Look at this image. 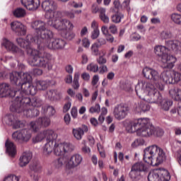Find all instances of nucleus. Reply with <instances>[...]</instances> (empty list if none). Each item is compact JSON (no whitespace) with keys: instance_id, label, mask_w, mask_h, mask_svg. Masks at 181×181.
I'll return each mask as SVG.
<instances>
[{"instance_id":"aec40b11","label":"nucleus","mask_w":181,"mask_h":181,"mask_svg":"<svg viewBox=\"0 0 181 181\" xmlns=\"http://www.w3.org/2000/svg\"><path fill=\"white\" fill-rule=\"evenodd\" d=\"M154 170L158 173V181H170V174L169 171L165 168H158L154 169Z\"/></svg>"},{"instance_id":"6e6552de","label":"nucleus","mask_w":181,"mask_h":181,"mask_svg":"<svg viewBox=\"0 0 181 181\" xmlns=\"http://www.w3.org/2000/svg\"><path fill=\"white\" fill-rule=\"evenodd\" d=\"M144 160L152 166H158L166 160V153L162 148L154 144L144 149Z\"/></svg>"},{"instance_id":"2eb2a0df","label":"nucleus","mask_w":181,"mask_h":181,"mask_svg":"<svg viewBox=\"0 0 181 181\" xmlns=\"http://www.w3.org/2000/svg\"><path fill=\"white\" fill-rule=\"evenodd\" d=\"M54 153L57 156H69V144L67 143L57 144L54 148Z\"/></svg>"},{"instance_id":"72a5a7b5","label":"nucleus","mask_w":181,"mask_h":181,"mask_svg":"<svg viewBox=\"0 0 181 181\" xmlns=\"http://www.w3.org/2000/svg\"><path fill=\"white\" fill-rule=\"evenodd\" d=\"M30 129L33 132H37V131H40V129H42V124H40V122L39 119L34 122H31L30 124Z\"/></svg>"},{"instance_id":"f03ea898","label":"nucleus","mask_w":181,"mask_h":181,"mask_svg":"<svg viewBox=\"0 0 181 181\" xmlns=\"http://www.w3.org/2000/svg\"><path fill=\"white\" fill-rule=\"evenodd\" d=\"M135 91L139 98L147 101V103H160V108L163 111H169L170 107L173 105L172 100H162V95L152 83L141 80L136 86Z\"/></svg>"},{"instance_id":"393cba45","label":"nucleus","mask_w":181,"mask_h":181,"mask_svg":"<svg viewBox=\"0 0 181 181\" xmlns=\"http://www.w3.org/2000/svg\"><path fill=\"white\" fill-rule=\"evenodd\" d=\"M148 101L144 100V101L139 103L136 105V112H146V111H149L151 110V106L147 103Z\"/></svg>"},{"instance_id":"ea45409f","label":"nucleus","mask_w":181,"mask_h":181,"mask_svg":"<svg viewBox=\"0 0 181 181\" xmlns=\"http://www.w3.org/2000/svg\"><path fill=\"white\" fill-rule=\"evenodd\" d=\"M29 168L31 172H35V173L40 172L42 169V166L39 163H33L29 165Z\"/></svg>"},{"instance_id":"39448f33","label":"nucleus","mask_w":181,"mask_h":181,"mask_svg":"<svg viewBox=\"0 0 181 181\" xmlns=\"http://www.w3.org/2000/svg\"><path fill=\"white\" fill-rule=\"evenodd\" d=\"M10 80L13 84H16L18 87H21L20 95H35L37 90L30 81H32V76L28 72L26 73H18L13 71L10 74Z\"/></svg>"},{"instance_id":"bb28decb","label":"nucleus","mask_w":181,"mask_h":181,"mask_svg":"<svg viewBox=\"0 0 181 181\" xmlns=\"http://www.w3.org/2000/svg\"><path fill=\"white\" fill-rule=\"evenodd\" d=\"M45 97L47 100H50V101H56V100L60 98V95H59V93H57V90L53 89L47 91Z\"/></svg>"},{"instance_id":"4c0bfd02","label":"nucleus","mask_w":181,"mask_h":181,"mask_svg":"<svg viewBox=\"0 0 181 181\" xmlns=\"http://www.w3.org/2000/svg\"><path fill=\"white\" fill-rule=\"evenodd\" d=\"M122 19H124V14L122 13H117L111 17L113 23H119Z\"/></svg>"},{"instance_id":"1a4fd4ad","label":"nucleus","mask_w":181,"mask_h":181,"mask_svg":"<svg viewBox=\"0 0 181 181\" xmlns=\"http://www.w3.org/2000/svg\"><path fill=\"white\" fill-rule=\"evenodd\" d=\"M154 53L159 59H160L162 63L167 64H172L176 62V59L172 55L168 54V49L165 46L157 45L154 47Z\"/></svg>"},{"instance_id":"e2e57ef3","label":"nucleus","mask_w":181,"mask_h":181,"mask_svg":"<svg viewBox=\"0 0 181 181\" xmlns=\"http://www.w3.org/2000/svg\"><path fill=\"white\" fill-rule=\"evenodd\" d=\"M109 30L113 34L115 35V33H117V32L118 31V29L117 28V25H111L109 27Z\"/></svg>"},{"instance_id":"c03bdc74","label":"nucleus","mask_w":181,"mask_h":181,"mask_svg":"<svg viewBox=\"0 0 181 181\" xmlns=\"http://www.w3.org/2000/svg\"><path fill=\"white\" fill-rule=\"evenodd\" d=\"M98 65L97 64L92 63L87 66V70L92 71L93 73H97L98 71Z\"/></svg>"},{"instance_id":"680f3d73","label":"nucleus","mask_w":181,"mask_h":181,"mask_svg":"<svg viewBox=\"0 0 181 181\" xmlns=\"http://www.w3.org/2000/svg\"><path fill=\"white\" fill-rule=\"evenodd\" d=\"M105 36L106 37L107 42H109V43H113L114 42V36H112V35L109 33V34H107Z\"/></svg>"},{"instance_id":"f704fd0d","label":"nucleus","mask_w":181,"mask_h":181,"mask_svg":"<svg viewBox=\"0 0 181 181\" xmlns=\"http://www.w3.org/2000/svg\"><path fill=\"white\" fill-rule=\"evenodd\" d=\"M160 37L163 40H166L168 39H173V33H172L169 30H163L160 33Z\"/></svg>"},{"instance_id":"a878e982","label":"nucleus","mask_w":181,"mask_h":181,"mask_svg":"<svg viewBox=\"0 0 181 181\" xmlns=\"http://www.w3.org/2000/svg\"><path fill=\"white\" fill-rule=\"evenodd\" d=\"M80 78V73L76 72L74 77L70 76H69V83H71V86L74 90H78L80 88V83H78V80Z\"/></svg>"},{"instance_id":"ddd939ff","label":"nucleus","mask_w":181,"mask_h":181,"mask_svg":"<svg viewBox=\"0 0 181 181\" xmlns=\"http://www.w3.org/2000/svg\"><path fill=\"white\" fill-rule=\"evenodd\" d=\"M0 95L1 97H8V95H10V97H18L21 95V90H12L8 83H0Z\"/></svg>"},{"instance_id":"7ed1b4c3","label":"nucleus","mask_w":181,"mask_h":181,"mask_svg":"<svg viewBox=\"0 0 181 181\" xmlns=\"http://www.w3.org/2000/svg\"><path fill=\"white\" fill-rule=\"evenodd\" d=\"M42 8L46 11L45 17L51 21L50 25L60 30L62 37L67 39V28L69 27V13L56 11L57 4L52 0H45L42 4Z\"/></svg>"},{"instance_id":"338daca9","label":"nucleus","mask_w":181,"mask_h":181,"mask_svg":"<svg viewBox=\"0 0 181 181\" xmlns=\"http://www.w3.org/2000/svg\"><path fill=\"white\" fill-rule=\"evenodd\" d=\"M130 2H131V0H124L123 1L122 5L124 8H126V9H127V11H129V9H130V8H129V3Z\"/></svg>"},{"instance_id":"4468645a","label":"nucleus","mask_w":181,"mask_h":181,"mask_svg":"<svg viewBox=\"0 0 181 181\" xmlns=\"http://www.w3.org/2000/svg\"><path fill=\"white\" fill-rule=\"evenodd\" d=\"M12 137L16 142H28L32 138V134L29 131L23 129L13 133Z\"/></svg>"},{"instance_id":"3c124183","label":"nucleus","mask_w":181,"mask_h":181,"mask_svg":"<svg viewBox=\"0 0 181 181\" xmlns=\"http://www.w3.org/2000/svg\"><path fill=\"white\" fill-rule=\"evenodd\" d=\"M70 6L77 9L78 8H83V3H76V1H71L70 3Z\"/></svg>"},{"instance_id":"052dcab7","label":"nucleus","mask_w":181,"mask_h":181,"mask_svg":"<svg viewBox=\"0 0 181 181\" xmlns=\"http://www.w3.org/2000/svg\"><path fill=\"white\" fill-rule=\"evenodd\" d=\"M81 77L83 78V80H84V81H88L90 80V74L86 72H83Z\"/></svg>"},{"instance_id":"412c9836","label":"nucleus","mask_w":181,"mask_h":181,"mask_svg":"<svg viewBox=\"0 0 181 181\" xmlns=\"http://www.w3.org/2000/svg\"><path fill=\"white\" fill-rule=\"evenodd\" d=\"M83 162V157L79 154H74L69 161V168H76Z\"/></svg>"},{"instance_id":"13d9d810","label":"nucleus","mask_w":181,"mask_h":181,"mask_svg":"<svg viewBox=\"0 0 181 181\" xmlns=\"http://www.w3.org/2000/svg\"><path fill=\"white\" fill-rule=\"evenodd\" d=\"M98 149L99 151V153L101 158H105V152L104 151V149H103V146H101V144H98Z\"/></svg>"},{"instance_id":"cd10ccee","label":"nucleus","mask_w":181,"mask_h":181,"mask_svg":"<svg viewBox=\"0 0 181 181\" xmlns=\"http://www.w3.org/2000/svg\"><path fill=\"white\" fill-rule=\"evenodd\" d=\"M169 94L175 101H181V89L173 88L169 91Z\"/></svg>"},{"instance_id":"9b49d317","label":"nucleus","mask_w":181,"mask_h":181,"mask_svg":"<svg viewBox=\"0 0 181 181\" xmlns=\"http://www.w3.org/2000/svg\"><path fill=\"white\" fill-rule=\"evenodd\" d=\"M128 112H129V107L125 104H119L115 107L113 115L116 119L121 121L126 118Z\"/></svg>"},{"instance_id":"20e7f679","label":"nucleus","mask_w":181,"mask_h":181,"mask_svg":"<svg viewBox=\"0 0 181 181\" xmlns=\"http://www.w3.org/2000/svg\"><path fill=\"white\" fill-rule=\"evenodd\" d=\"M123 125L127 132L129 134L136 132V135L142 138H149L153 136L155 134V127L151 124L148 118L126 119L123 122Z\"/></svg>"},{"instance_id":"4be33fe9","label":"nucleus","mask_w":181,"mask_h":181,"mask_svg":"<svg viewBox=\"0 0 181 181\" xmlns=\"http://www.w3.org/2000/svg\"><path fill=\"white\" fill-rule=\"evenodd\" d=\"M161 80L166 84H175L173 71H164L161 75Z\"/></svg>"},{"instance_id":"a211bd4d","label":"nucleus","mask_w":181,"mask_h":181,"mask_svg":"<svg viewBox=\"0 0 181 181\" xmlns=\"http://www.w3.org/2000/svg\"><path fill=\"white\" fill-rule=\"evenodd\" d=\"M165 45L170 50H172V52H174V53L181 52V41L180 40H168L165 42Z\"/></svg>"},{"instance_id":"2f4dec72","label":"nucleus","mask_w":181,"mask_h":181,"mask_svg":"<svg viewBox=\"0 0 181 181\" xmlns=\"http://www.w3.org/2000/svg\"><path fill=\"white\" fill-rule=\"evenodd\" d=\"M99 12V18L102 21V22H103V23H110V17L105 15V8H100Z\"/></svg>"},{"instance_id":"7c9ffc66","label":"nucleus","mask_w":181,"mask_h":181,"mask_svg":"<svg viewBox=\"0 0 181 181\" xmlns=\"http://www.w3.org/2000/svg\"><path fill=\"white\" fill-rule=\"evenodd\" d=\"M35 86L37 90H46L49 86H50V82L49 81H37L35 82Z\"/></svg>"},{"instance_id":"4d7b16f0","label":"nucleus","mask_w":181,"mask_h":181,"mask_svg":"<svg viewBox=\"0 0 181 181\" xmlns=\"http://www.w3.org/2000/svg\"><path fill=\"white\" fill-rule=\"evenodd\" d=\"M98 64H105L107 63V59H105L104 57L100 56L96 59Z\"/></svg>"},{"instance_id":"f257e3e1","label":"nucleus","mask_w":181,"mask_h":181,"mask_svg":"<svg viewBox=\"0 0 181 181\" xmlns=\"http://www.w3.org/2000/svg\"><path fill=\"white\" fill-rule=\"evenodd\" d=\"M31 28L37 33L36 40L33 35H28L25 40L21 37L18 38L17 43L23 49H26L28 54H30L31 57L28 60L30 66L52 70L53 69L52 55L47 52L33 49L30 45L37 43V45H40L43 43V40H48L46 45L48 49L56 50L64 48L66 42L62 39H53V32L49 30L46 23L42 21H35L31 23Z\"/></svg>"},{"instance_id":"9d476101","label":"nucleus","mask_w":181,"mask_h":181,"mask_svg":"<svg viewBox=\"0 0 181 181\" xmlns=\"http://www.w3.org/2000/svg\"><path fill=\"white\" fill-rule=\"evenodd\" d=\"M148 172V165L142 161H138L133 164L129 173L130 179L135 180L141 178V173Z\"/></svg>"},{"instance_id":"8fccbe9b","label":"nucleus","mask_w":181,"mask_h":181,"mask_svg":"<svg viewBox=\"0 0 181 181\" xmlns=\"http://www.w3.org/2000/svg\"><path fill=\"white\" fill-rule=\"evenodd\" d=\"M100 111H101V108L98 104H96L95 106H92L89 110V112L91 114H94V112H100Z\"/></svg>"},{"instance_id":"774afa93","label":"nucleus","mask_w":181,"mask_h":181,"mask_svg":"<svg viewBox=\"0 0 181 181\" xmlns=\"http://www.w3.org/2000/svg\"><path fill=\"white\" fill-rule=\"evenodd\" d=\"M30 176L35 181H39V175L36 173L33 174L32 172H30Z\"/></svg>"},{"instance_id":"5701e85b","label":"nucleus","mask_w":181,"mask_h":181,"mask_svg":"<svg viewBox=\"0 0 181 181\" xmlns=\"http://www.w3.org/2000/svg\"><path fill=\"white\" fill-rule=\"evenodd\" d=\"M8 119L9 122V125H12L14 129H18L19 128H23L25 127V123L22 122L21 121L15 119V117L12 115H10L8 117Z\"/></svg>"},{"instance_id":"c85d7f7f","label":"nucleus","mask_w":181,"mask_h":181,"mask_svg":"<svg viewBox=\"0 0 181 181\" xmlns=\"http://www.w3.org/2000/svg\"><path fill=\"white\" fill-rule=\"evenodd\" d=\"M5 145L6 148V151L8 152V155L10 156H14V155L16 153V148L15 147L13 143L7 140Z\"/></svg>"},{"instance_id":"de8ad7c7","label":"nucleus","mask_w":181,"mask_h":181,"mask_svg":"<svg viewBox=\"0 0 181 181\" xmlns=\"http://www.w3.org/2000/svg\"><path fill=\"white\" fill-rule=\"evenodd\" d=\"M100 47L98 46V44L97 43H94L92 46H91V52H92V54H93L94 56H98V48Z\"/></svg>"},{"instance_id":"58836bf2","label":"nucleus","mask_w":181,"mask_h":181,"mask_svg":"<svg viewBox=\"0 0 181 181\" xmlns=\"http://www.w3.org/2000/svg\"><path fill=\"white\" fill-rule=\"evenodd\" d=\"M30 103L33 107H37V108L43 105V100L40 98H34L32 100H30Z\"/></svg>"},{"instance_id":"79ce46f5","label":"nucleus","mask_w":181,"mask_h":181,"mask_svg":"<svg viewBox=\"0 0 181 181\" xmlns=\"http://www.w3.org/2000/svg\"><path fill=\"white\" fill-rule=\"evenodd\" d=\"M38 120L41 124V127H44V128H47L50 125V119L48 117H40Z\"/></svg>"},{"instance_id":"37998d69","label":"nucleus","mask_w":181,"mask_h":181,"mask_svg":"<svg viewBox=\"0 0 181 181\" xmlns=\"http://www.w3.org/2000/svg\"><path fill=\"white\" fill-rule=\"evenodd\" d=\"M47 111L49 112V115L53 116L56 114V110H54V107L47 105L42 106V112L45 114V112H47Z\"/></svg>"},{"instance_id":"f8f14e48","label":"nucleus","mask_w":181,"mask_h":181,"mask_svg":"<svg viewBox=\"0 0 181 181\" xmlns=\"http://www.w3.org/2000/svg\"><path fill=\"white\" fill-rule=\"evenodd\" d=\"M142 74L146 80H151L155 83H158V81L160 83V81H162L159 72L154 69L149 68L148 66L144 67L142 70Z\"/></svg>"},{"instance_id":"0e129e2a","label":"nucleus","mask_w":181,"mask_h":181,"mask_svg":"<svg viewBox=\"0 0 181 181\" xmlns=\"http://www.w3.org/2000/svg\"><path fill=\"white\" fill-rule=\"evenodd\" d=\"M98 80H100L98 75L93 76L92 79V86H95L97 83H98Z\"/></svg>"},{"instance_id":"69168bd1","label":"nucleus","mask_w":181,"mask_h":181,"mask_svg":"<svg viewBox=\"0 0 181 181\" xmlns=\"http://www.w3.org/2000/svg\"><path fill=\"white\" fill-rule=\"evenodd\" d=\"M90 122L93 127H98V120L95 119V117H92L90 119Z\"/></svg>"},{"instance_id":"423d86ee","label":"nucleus","mask_w":181,"mask_h":181,"mask_svg":"<svg viewBox=\"0 0 181 181\" xmlns=\"http://www.w3.org/2000/svg\"><path fill=\"white\" fill-rule=\"evenodd\" d=\"M44 139H46V144L43 147V153L45 156H49L57 145V133L51 129L42 130L33 138V144H38Z\"/></svg>"},{"instance_id":"dca6fc26","label":"nucleus","mask_w":181,"mask_h":181,"mask_svg":"<svg viewBox=\"0 0 181 181\" xmlns=\"http://www.w3.org/2000/svg\"><path fill=\"white\" fill-rule=\"evenodd\" d=\"M11 30L16 32L18 36H25L26 35V27L18 21H14L11 23Z\"/></svg>"},{"instance_id":"5fc2aeb1","label":"nucleus","mask_w":181,"mask_h":181,"mask_svg":"<svg viewBox=\"0 0 181 181\" xmlns=\"http://www.w3.org/2000/svg\"><path fill=\"white\" fill-rule=\"evenodd\" d=\"M97 40V45H98L99 47L104 46V45H107V40H105V38L100 37Z\"/></svg>"},{"instance_id":"b1692460","label":"nucleus","mask_w":181,"mask_h":181,"mask_svg":"<svg viewBox=\"0 0 181 181\" xmlns=\"http://www.w3.org/2000/svg\"><path fill=\"white\" fill-rule=\"evenodd\" d=\"M2 46H4L7 50L13 53H18L19 52V48L6 38L3 39Z\"/></svg>"},{"instance_id":"f3484780","label":"nucleus","mask_w":181,"mask_h":181,"mask_svg":"<svg viewBox=\"0 0 181 181\" xmlns=\"http://www.w3.org/2000/svg\"><path fill=\"white\" fill-rule=\"evenodd\" d=\"M21 3L28 11H36L40 6V1L39 0H21Z\"/></svg>"},{"instance_id":"473e14b6","label":"nucleus","mask_w":181,"mask_h":181,"mask_svg":"<svg viewBox=\"0 0 181 181\" xmlns=\"http://www.w3.org/2000/svg\"><path fill=\"white\" fill-rule=\"evenodd\" d=\"M170 20L175 25L181 26V14L177 13H173L170 16Z\"/></svg>"},{"instance_id":"09e8293b","label":"nucleus","mask_w":181,"mask_h":181,"mask_svg":"<svg viewBox=\"0 0 181 181\" xmlns=\"http://www.w3.org/2000/svg\"><path fill=\"white\" fill-rule=\"evenodd\" d=\"M163 134H165L163 129L154 127V134H153V136H163Z\"/></svg>"},{"instance_id":"bf43d9fd","label":"nucleus","mask_w":181,"mask_h":181,"mask_svg":"<svg viewBox=\"0 0 181 181\" xmlns=\"http://www.w3.org/2000/svg\"><path fill=\"white\" fill-rule=\"evenodd\" d=\"M33 74H34V76H42L43 74V71L40 69H34Z\"/></svg>"},{"instance_id":"a19ab883","label":"nucleus","mask_w":181,"mask_h":181,"mask_svg":"<svg viewBox=\"0 0 181 181\" xmlns=\"http://www.w3.org/2000/svg\"><path fill=\"white\" fill-rule=\"evenodd\" d=\"M73 134L76 139H78V141H80V139L83 138V135H84L83 134V130H81V128L74 129Z\"/></svg>"},{"instance_id":"c9c22d12","label":"nucleus","mask_w":181,"mask_h":181,"mask_svg":"<svg viewBox=\"0 0 181 181\" xmlns=\"http://www.w3.org/2000/svg\"><path fill=\"white\" fill-rule=\"evenodd\" d=\"M13 13L16 18H25L26 16V11L22 8H16Z\"/></svg>"},{"instance_id":"864d4df0","label":"nucleus","mask_w":181,"mask_h":181,"mask_svg":"<svg viewBox=\"0 0 181 181\" xmlns=\"http://www.w3.org/2000/svg\"><path fill=\"white\" fill-rule=\"evenodd\" d=\"M82 45L83 47L88 49L90 47V40L88 38H83L82 40Z\"/></svg>"},{"instance_id":"c756f323","label":"nucleus","mask_w":181,"mask_h":181,"mask_svg":"<svg viewBox=\"0 0 181 181\" xmlns=\"http://www.w3.org/2000/svg\"><path fill=\"white\" fill-rule=\"evenodd\" d=\"M69 165V156H62L60 158L58 159L57 168L60 169L62 166L67 168Z\"/></svg>"},{"instance_id":"6e6d98bb","label":"nucleus","mask_w":181,"mask_h":181,"mask_svg":"<svg viewBox=\"0 0 181 181\" xmlns=\"http://www.w3.org/2000/svg\"><path fill=\"white\" fill-rule=\"evenodd\" d=\"M98 36H100V30L98 29L93 30L91 35L92 39L95 40L97 39V37H98Z\"/></svg>"},{"instance_id":"e433bc0d","label":"nucleus","mask_w":181,"mask_h":181,"mask_svg":"<svg viewBox=\"0 0 181 181\" xmlns=\"http://www.w3.org/2000/svg\"><path fill=\"white\" fill-rule=\"evenodd\" d=\"M160 175V173H157V171H155V170H151L148 175V181H159L158 180V177Z\"/></svg>"},{"instance_id":"a18cd8bd","label":"nucleus","mask_w":181,"mask_h":181,"mask_svg":"<svg viewBox=\"0 0 181 181\" xmlns=\"http://www.w3.org/2000/svg\"><path fill=\"white\" fill-rule=\"evenodd\" d=\"M173 78L174 84L175 83H179V81H181V74L176 71H173Z\"/></svg>"},{"instance_id":"603ef678","label":"nucleus","mask_w":181,"mask_h":181,"mask_svg":"<svg viewBox=\"0 0 181 181\" xmlns=\"http://www.w3.org/2000/svg\"><path fill=\"white\" fill-rule=\"evenodd\" d=\"M108 71V67L106 65H102L99 67V74H104Z\"/></svg>"},{"instance_id":"6ab92c4d","label":"nucleus","mask_w":181,"mask_h":181,"mask_svg":"<svg viewBox=\"0 0 181 181\" xmlns=\"http://www.w3.org/2000/svg\"><path fill=\"white\" fill-rule=\"evenodd\" d=\"M32 160V153L30 151H25L22 153L19 158V166L24 168L29 164V162Z\"/></svg>"},{"instance_id":"49530a36","label":"nucleus","mask_w":181,"mask_h":181,"mask_svg":"<svg viewBox=\"0 0 181 181\" xmlns=\"http://www.w3.org/2000/svg\"><path fill=\"white\" fill-rule=\"evenodd\" d=\"M21 177L15 175H10L6 177L3 181H20Z\"/></svg>"},{"instance_id":"0eeeda50","label":"nucleus","mask_w":181,"mask_h":181,"mask_svg":"<svg viewBox=\"0 0 181 181\" xmlns=\"http://www.w3.org/2000/svg\"><path fill=\"white\" fill-rule=\"evenodd\" d=\"M30 105V98L29 95H23L21 93L19 96H16V99L12 102L10 110L12 112H23L26 117H37L40 112L37 109L28 110V107Z\"/></svg>"}]
</instances>
